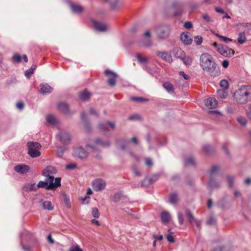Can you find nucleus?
<instances>
[{
  "mask_svg": "<svg viewBox=\"0 0 251 251\" xmlns=\"http://www.w3.org/2000/svg\"><path fill=\"white\" fill-rule=\"evenodd\" d=\"M58 109L61 112L66 114H69V108L67 104L61 102L58 104Z\"/></svg>",
  "mask_w": 251,
  "mask_h": 251,
  "instance_id": "22",
  "label": "nucleus"
},
{
  "mask_svg": "<svg viewBox=\"0 0 251 251\" xmlns=\"http://www.w3.org/2000/svg\"><path fill=\"white\" fill-rule=\"evenodd\" d=\"M14 170L20 174H24L28 172L29 167L26 165H18L14 167Z\"/></svg>",
  "mask_w": 251,
  "mask_h": 251,
  "instance_id": "19",
  "label": "nucleus"
},
{
  "mask_svg": "<svg viewBox=\"0 0 251 251\" xmlns=\"http://www.w3.org/2000/svg\"><path fill=\"white\" fill-rule=\"evenodd\" d=\"M200 66L203 70L213 77L220 75V69L217 66L212 56L207 53H202L200 57Z\"/></svg>",
  "mask_w": 251,
  "mask_h": 251,
  "instance_id": "1",
  "label": "nucleus"
},
{
  "mask_svg": "<svg viewBox=\"0 0 251 251\" xmlns=\"http://www.w3.org/2000/svg\"><path fill=\"white\" fill-rule=\"evenodd\" d=\"M184 26L187 29H190L193 27V25L191 22H186L184 23Z\"/></svg>",
  "mask_w": 251,
  "mask_h": 251,
  "instance_id": "58",
  "label": "nucleus"
},
{
  "mask_svg": "<svg viewBox=\"0 0 251 251\" xmlns=\"http://www.w3.org/2000/svg\"><path fill=\"white\" fill-rule=\"evenodd\" d=\"M105 74L107 75L110 74L111 75L108 77L107 82L110 86H113L115 85L116 78L117 75L115 73L109 70H106L105 71Z\"/></svg>",
  "mask_w": 251,
  "mask_h": 251,
  "instance_id": "16",
  "label": "nucleus"
},
{
  "mask_svg": "<svg viewBox=\"0 0 251 251\" xmlns=\"http://www.w3.org/2000/svg\"><path fill=\"white\" fill-rule=\"evenodd\" d=\"M47 240L50 244H52L54 243V240L52 238L51 234L48 235L47 237Z\"/></svg>",
  "mask_w": 251,
  "mask_h": 251,
  "instance_id": "64",
  "label": "nucleus"
},
{
  "mask_svg": "<svg viewBox=\"0 0 251 251\" xmlns=\"http://www.w3.org/2000/svg\"><path fill=\"white\" fill-rule=\"evenodd\" d=\"M219 168L217 166H213L209 171V174L210 176V179L209 182V187L211 188L218 187V185L217 184H215V181L212 179V177L213 176L216 174L218 171Z\"/></svg>",
  "mask_w": 251,
  "mask_h": 251,
  "instance_id": "13",
  "label": "nucleus"
},
{
  "mask_svg": "<svg viewBox=\"0 0 251 251\" xmlns=\"http://www.w3.org/2000/svg\"><path fill=\"white\" fill-rule=\"evenodd\" d=\"M169 233L166 235V238L168 242L170 243H174L175 242V239L174 237L172 235L173 232L171 231V229H169Z\"/></svg>",
  "mask_w": 251,
  "mask_h": 251,
  "instance_id": "41",
  "label": "nucleus"
},
{
  "mask_svg": "<svg viewBox=\"0 0 251 251\" xmlns=\"http://www.w3.org/2000/svg\"><path fill=\"white\" fill-rule=\"evenodd\" d=\"M144 39L141 42V44L145 47H150L152 45V41L150 39L151 33L149 31H146L144 35Z\"/></svg>",
  "mask_w": 251,
  "mask_h": 251,
  "instance_id": "12",
  "label": "nucleus"
},
{
  "mask_svg": "<svg viewBox=\"0 0 251 251\" xmlns=\"http://www.w3.org/2000/svg\"><path fill=\"white\" fill-rule=\"evenodd\" d=\"M185 217L188 220H193L194 219V217L192 213L188 210H186Z\"/></svg>",
  "mask_w": 251,
  "mask_h": 251,
  "instance_id": "49",
  "label": "nucleus"
},
{
  "mask_svg": "<svg viewBox=\"0 0 251 251\" xmlns=\"http://www.w3.org/2000/svg\"><path fill=\"white\" fill-rule=\"evenodd\" d=\"M76 167V165L75 164H69L66 166V168L68 170H72L75 169Z\"/></svg>",
  "mask_w": 251,
  "mask_h": 251,
  "instance_id": "60",
  "label": "nucleus"
},
{
  "mask_svg": "<svg viewBox=\"0 0 251 251\" xmlns=\"http://www.w3.org/2000/svg\"><path fill=\"white\" fill-rule=\"evenodd\" d=\"M175 55L176 57L180 58V60L185 55L183 50L180 48H176L174 50Z\"/></svg>",
  "mask_w": 251,
  "mask_h": 251,
  "instance_id": "26",
  "label": "nucleus"
},
{
  "mask_svg": "<svg viewBox=\"0 0 251 251\" xmlns=\"http://www.w3.org/2000/svg\"><path fill=\"white\" fill-rule=\"evenodd\" d=\"M161 220H170L171 215L168 212L163 211L161 214Z\"/></svg>",
  "mask_w": 251,
  "mask_h": 251,
  "instance_id": "42",
  "label": "nucleus"
},
{
  "mask_svg": "<svg viewBox=\"0 0 251 251\" xmlns=\"http://www.w3.org/2000/svg\"><path fill=\"white\" fill-rule=\"evenodd\" d=\"M92 214L95 218H98L99 217V213L97 208H93L92 209Z\"/></svg>",
  "mask_w": 251,
  "mask_h": 251,
  "instance_id": "53",
  "label": "nucleus"
},
{
  "mask_svg": "<svg viewBox=\"0 0 251 251\" xmlns=\"http://www.w3.org/2000/svg\"><path fill=\"white\" fill-rule=\"evenodd\" d=\"M180 40L185 45H189L193 41L191 34L188 32L182 33L180 35Z\"/></svg>",
  "mask_w": 251,
  "mask_h": 251,
  "instance_id": "14",
  "label": "nucleus"
},
{
  "mask_svg": "<svg viewBox=\"0 0 251 251\" xmlns=\"http://www.w3.org/2000/svg\"><path fill=\"white\" fill-rule=\"evenodd\" d=\"M209 113L210 114H212L213 115H216L217 117L218 118H220L221 117H222V114L218 111H216V110L209 111Z\"/></svg>",
  "mask_w": 251,
  "mask_h": 251,
  "instance_id": "56",
  "label": "nucleus"
},
{
  "mask_svg": "<svg viewBox=\"0 0 251 251\" xmlns=\"http://www.w3.org/2000/svg\"><path fill=\"white\" fill-rule=\"evenodd\" d=\"M46 120L49 123L52 125H54L56 123V119L55 117L52 115H48L47 116Z\"/></svg>",
  "mask_w": 251,
  "mask_h": 251,
  "instance_id": "34",
  "label": "nucleus"
},
{
  "mask_svg": "<svg viewBox=\"0 0 251 251\" xmlns=\"http://www.w3.org/2000/svg\"><path fill=\"white\" fill-rule=\"evenodd\" d=\"M95 28L100 31H105L108 29V26L106 24L99 22L94 20L92 21Z\"/></svg>",
  "mask_w": 251,
  "mask_h": 251,
  "instance_id": "15",
  "label": "nucleus"
},
{
  "mask_svg": "<svg viewBox=\"0 0 251 251\" xmlns=\"http://www.w3.org/2000/svg\"><path fill=\"white\" fill-rule=\"evenodd\" d=\"M217 94L222 99H225L227 96V93L225 89L218 90Z\"/></svg>",
  "mask_w": 251,
  "mask_h": 251,
  "instance_id": "39",
  "label": "nucleus"
},
{
  "mask_svg": "<svg viewBox=\"0 0 251 251\" xmlns=\"http://www.w3.org/2000/svg\"><path fill=\"white\" fill-rule=\"evenodd\" d=\"M43 207L44 209L52 210L53 209V206L51 202L49 201H46L42 203Z\"/></svg>",
  "mask_w": 251,
  "mask_h": 251,
  "instance_id": "30",
  "label": "nucleus"
},
{
  "mask_svg": "<svg viewBox=\"0 0 251 251\" xmlns=\"http://www.w3.org/2000/svg\"><path fill=\"white\" fill-rule=\"evenodd\" d=\"M91 94L87 90H84L79 95V99L83 101L87 100L89 99Z\"/></svg>",
  "mask_w": 251,
  "mask_h": 251,
  "instance_id": "24",
  "label": "nucleus"
},
{
  "mask_svg": "<svg viewBox=\"0 0 251 251\" xmlns=\"http://www.w3.org/2000/svg\"><path fill=\"white\" fill-rule=\"evenodd\" d=\"M202 41V38L201 37L197 36L194 38V42L198 45H201Z\"/></svg>",
  "mask_w": 251,
  "mask_h": 251,
  "instance_id": "51",
  "label": "nucleus"
},
{
  "mask_svg": "<svg viewBox=\"0 0 251 251\" xmlns=\"http://www.w3.org/2000/svg\"><path fill=\"white\" fill-rule=\"evenodd\" d=\"M52 90V88L48 84H41L40 92L43 94L50 93Z\"/></svg>",
  "mask_w": 251,
  "mask_h": 251,
  "instance_id": "23",
  "label": "nucleus"
},
{
  "mask_svg": "<svg viewBox=\"0 0 251 251\" xmlns=\"http://www.w3.org/2000/svg\"><path fill=\"white\" fill-rule=\"evenodd\" d=\"M61 178L56 177L54 182L53 178L50 177L46 179V181H40L37 185L38 188H45L46 190L54 189L61 185Z\"/></svg>",
  "mask_w": 251,
  "mask_h": 251,
  "instance_id": "4",
  "label": "nucleus"
},
{
  "mask_svg": "<svg viewBox=\"0 0 251 251\" xmlns=\"http://www.w3.org/2000/svg\"><path fill=\"white\" fill-rule=\"evenodd\" d=\"M171 7L174 10L175 16L179 15L182 12V3L180 0H175L172 3Z\"/></svg>",
  "mask_w": 251,
  "mask_h": 251,
  "instance_id": "8",
  "label": "nucleus"
},
{
  "mask_svg": "<svg viewBox=\"0 0 251 251\" xmlns=\"http://www.w3.org/2000/svg\"><path fill=\"white\" fill-rule=\"evenodd\" d=\"M206 225L209 226H216V221H206Z\"/></svg>",
  "mask_w": 251,
  "mask_h": 251,
  "instance_id": "54",
  "label": "nucleus"
},
{
  "mask_svg": "<svg viewBox=\"0 0 251 251\" xmlns=\"http://www.w3.org/2000/svg\"><path fill=\"white\" fill-rule=\"evenodd\" d=\"M203 151L206 154H210L213 151V148L209 145H205L203 147Z\"/></svg>",
  "mask_w": 251,
  "mask_h": 251,
  "instance_id": "33",
  "label": "nucleus"
},
{
  "mask_svg": "<svg viewBox=\"0 0 251 251\" xmlns=\"http://www.w3.org/2000/svg\"><path fill=\"white\" fill-rule=\"evenodd\" d=\"M191 225H196L198 228H200L201 221H189Z\"/></svg>",
  "mask_w": 251,
  "mask_h": 251,
  "instance_id": "55",
  "label": "nucleus"
},
{
  "mask_svg": "<svg viewBox=\"0 0 251 251\" xmlns=\"http://www.w3.org/2000/svg\"><path fill=\"white\" fill-rule=\"evenodd\" d=\"M71 7L73 11L75 13H79L83 10V7L78 4H71Z\"/></svg>",
  "mask_w": 251,
  "mask_h": 251,
  "instance_id": "25",
  "label": "nucleus"
},
{
  "mask_svg": "<svg viewBox=\"0 0 251 251\" xmlns=\"http://www.w3.org/2000/svg\"><path fill=\"white\" fill-rule=\"evenodd\" d=\"M213 46L216 49L217 51L223 56L231 57L234 54V51L227 46L219 44L216 42H214L213 44Z\"/></svg>",
  "mask_w": 251,
  "mask_h": 251,
  "instance_id": "5",
  "label": "nucleus"
},
{
  "mask_svg": "<svg viewBox=\"0 0 251 251\" xmlns=\"http://www.w3.org/2000/svg\"><path fill=\"white\" fill-rule=\"evenodd\" d=\"M58 137L61 142L65 144H68L71 140V137L69 134L64 131H60L58 135Z\"/></svg>",
  "mask_w": 251,
  "mask_h": 251,
  "instance_id": "17",
  "label": "nucleus"
},
{
  "mask_svg": "<svg viewBox=\"0 0 251 251\" xmlns=\"http://www.w3.org/2000/svg\"><path fill=\"white\" fill-rule=\"evenodd\" d=\"M195 159L194 158L190 156L186 158L185 160V164L186 165H192L195 164Z\"/></svg>",
  "mask_w": 251,
  "mask_h": 251,
  "instance_id": "36",
  "label": "nucleus"
},
{
  "mask_svg": "<svg viewBox=\"0 0 251 251\" xmlns=\"http://www.w3.org/2000/svg\"><path fill=\"white\" fill-rule=\"evenodd\" d=\"M183 63L185 65H190L192 62V59L189 56H186L185 55L181 59Z\"/></svg>",
  "mask_w": 251,
  "mask_h": 251,
  "instance_id": "31",
  "label": "nucleus"
},
{
  "mask_svg": "<svg viewBox=\"0 0 251 251\" xmlns=\"http://www.w3.org/2000/svg\"><path fill=\"white\" fill-rule=\"evenodd\" d=\"M93 189L97 191H101L105 187V182L101 179H95L92 182Z\"/></svg>",
  "mask_w": 251,
  "mask_h": 251,
  "instance_id": "11",
  "label": "nucleus"
},
{
  "mask_svg": "<svg viewBox=\"0 0 251 251\" xmlns=\"http://www.w3.org/2000/svg\"><path fill=\"white\" fill-rule=\"evenodd\" d=\"M217 37H218V38H219L222 41H223V42H227L228 41H232V39H230V38H227L226 36H222V35H220V34H218V33H214Z\"/></svg>",
  "mask_w": 251,
  "mask_h": 251,
  "instance_id": "43",
  "label": "nucleus"
},
{
  "mask_svg": "<svg viewBox=\"0 0 251 251\" xmlns=\"http://www.w3.org/2000/svg\"><path fill=\"white\" fill-rule=\"evenodd\" d=\"M132 100L138 102H142L144 101H146L147 100L145 99H144L143 98L141 97H133L131 98Z\"/></svg>",
  "mask_w": 251,
  "mask_h": 251,
  "instance_id": "57",
  "label": "nucleus"
},
{
  "mask_svg": "<svg viewBox=\"0 0 251 251\" xmlns=\"http://www.w3.org/2000/svg\"><path fill=\"white\" fill-rule=\"evenodd\" d=\"M217 100L214 98H209L205 101V104L209 108H215L217 105Z\"/></svg>",
  "mask_w": 251,
  "mask_h": 251,
  "instance_id": "20",
  "label": "nucleus"
},
{
  "mask_svg": "<svg viewBox=\"0 0 251 251\" xmlns=\"http://www.w3.org/2000/svg\"><path fill=\"white\" fill-rule=\"evenodd\" d=\"M136 57L137 58V60L140 63L144 64L147 62V58L144 56H143L141 54H137L136 55Z\"/></svg>",
  "mask_w": 251,
  "mask_h": 251,
  "instance_id": "38",
  "label": "nucleus"
},
{
  "mask_svg": "<svg viewBox=\"0 0 251 251\" xmlns=\"http://www.w3.org/2000/svg\"><path fill=\"white\" fill-rule=\"evenodd\" d=\"M25 189L28 191H35L37 189V186L35 183L27 184L25 185Z\"/></svg>",
  "mask_w": 251,
  "mask_h": 251,
  "instance_id": "32",
  "label": "nucleus"
},
{
  "mask_svg": "<svg viewBox=\"0 0 251 251\" xmlns=\"http://www.w3.org/2000/svg\"><path fill=\"white\" fill-rule=\"evenodd\" d=\"M179 74L180 75L182 76L184 79L186 80H188L189 79V76L188 75L186 74L183 71H180L179 72Z\"/></svg>",
  "mask_w": 251,
  "mask_h": 251,
  "instance_id": "59",
  "label": "nucleus"
},
{
  "mask_svg": "<svg viewBox=\"0 0 251 251\" xmlns=\"http://www.w3.org/2000/svg\"><path fill=\"white\" fill-rule=\"evenodd\" d=\"M215 11L217 13H221V14H224L225 13V11L221 8L215 7Z\"/></svg>",
  "mask_w": 251,
  "mask_h": 251,
  "instance_id": "63",
  "label": "nucleus"
},
{
  "mask_svg": "<svg viewBox=\"0 0 251 251\" xmlns=\"http://www.w3.org/2000/svg\"><path fill=\"white\" fill-rule=\"evenodd\" d=\"M73 153L75 156L79 158H85L88 155L87 152L81 147H77L75 148Z\"/></svg>",
  "mask_w": 251,
  "mask_h": 251,
  "instance_id": "10",
  "label": "nucleus"
},
{
  "mask_svg": "<svg viewBox=\"0 0 251 251\" xmlns=\"http://www.w3.org/2000/svg\"><path fill=\"white\" fill-rule=\"evenodd\" d=\"M69 251H83L77 245H73L70 249Z\"/></svg>",
  "mask_w": 251,
  "mask_h": 251,
  "instance_id": "50",
  "label": "nucleus"
},
{
  "mask_svg": "<svg viewBox=\"0 0 251 251\" xmlns=\"http://www.w3.org/2000/svg\"><path fill=\"white\" fill-rule=\"evenodd\" d=\"M202 17L203 20L207 23H210L213 22L212 18L206 13L203 14Z\"/></svg>",
  "mask_w": 251,
  "mask_h": 251,
  "instance_id": "44",
  "label": "nucleus"
},
{
  "mask_svg": "<svg viewBox=\"0 0 251 251\" xmlns=\"http://www.w3.org/2000/svg\"><path fill=\"white\" fill-rule=\"evenodd\" d=\"M164 88L169 93H173L174 89L173 85L169 82H165L163 84Z\"/></svg>",
  "mask_w": 251,
  "mask_h": 251,
  "instance_id": "27",
  "label": "nucleus"
},
{
  "mask_svg": "<svg viewBox=\"0 0 251 251\" xmlns=\"http://www.w3.org/2000/svg\"><path fill=\"white\" fill-rule=\"evenodd\" d=\"M117 143L121 144L122 150H125L129 145L130 142L124 139H119L117 141Z\"/></svg>",
  "mask_w": 251,
  "mask_h": 251,
  "instance_id": "29",
  "label": "nucleus"
},
{
  "mask_svg": "<svg viewBox=\"0 0 251 251\" xmlns=\"http://www.w3.org/2000/svg\"><path fill=\"white\" fill-rule=\"evenodd\" d=\"M217 204L218 206L221 209H225L226 208V201L224 199L220 200L217 202Z\"/></svg>",
  "mask_w": 251,
  "mask_h": 251,
  "instance_id": "37",
  "label": "nucleus"
},
{
  "mask_svg": "<svg viewBox=\"0 0 251 251\" xmlns=\"http://www.w3.org/2000/svg\"><path fill=\"white\" fill-rule=\"evenodd\" d=\"M109 146L110 142L108 140H103L100 138H97L93 143L86 144L87 147L92 149L93 151V156L97 159L101 158V156L97 153V151L100 150L99 148L100 147H108Z\"/></svg>",
  "mask_w": 251,
  "mask_h": 251,
  "instance_id": "3",
  "label": "nucleus"
},
{
  "mask_svg": "<svg viewBox=\"0 0 251 251\" xmlns=\"http://www.w3.org/2000/svg\"><path fill=\"white\" fill-rule=\"evenodd\" d=\"M251 93V87L249 86H242L236 91L234 94L235 101L240 104L247 102L248 97Z\"/></svg>",
  "mask_w": 251,
  "mask_h": 251,
  "instance_id": "2",
  "label": "nucleus"
},
{
  "mask_svg": "<svg viewBox=\"0 0 251 251\" xmlns=\"http://www.w3.org/2000/svg\"><path fill=\"white\" fill-rule=\"evenodd\" d=\"M145 164L147 166L151 167L152 166V160L150 158H147L145 160Z\"/></svg>",
  "mask_w": 251,
  "mask_h": 251,
  "instance_id": "61",
  "label": "nucleus"
},
{
  "mask_svg": "<svg viewBox=\"0 0 251 251\" xmlns=\"http://www.w3.org/2000/svg\"><path fill=\"white\" fill-rule=\"evenodd\" d=\"M226 178L228 182L229 187L232 188L233 187V177L231 176H227Z\"/></svg>",
  "mask_w": 251,
  "mask_h": 251,
  "instance_id": "47",
  "label": "nucleus"
},
{
  "mask_svg": "<svg viewBox=\"0 0 251 251\" xmlns=\"http://www.w3.org/2000/svg\"><path fill=\"white\" fill-rule=\"evenodd\" d=\"M170 29L169 26L163 25L159 26L157 29V33L159 38L165 39L170 34Z\"/></svg>",
  "mask_w": 251,
  "mask_h": 251,
  "instance_id": "7",
  "label": "nucleus"
},
{
  "mask_svg": "<svg viewBox=\"0 0 251 251\" xmlns=\"http://www.w3.org/2000/svg\"><path fill=\"white\" fill-rule=\"evenodd\" d=\"M107 126H109L110 129L113 130L115 128V125L114 123L110 122L100 123L99 125L100 129L102 132H105L106 131Z\"/></svg>",
  "mask_w": 251,
  "mask_h": 251,
  "instance_id": "18",
  "label": "nucleus"
},
{
  "mask_svg": "<svg viewBox=\"0 0 251 251\" xmlns=\"http://www.w3.org/2000/svg\"><path fill=\"white\" fill-rule=\"evenodd\" d=\"M220 86L223 89L226 90L228 88L229 84L228 81L226 79H223L220 83Z\"/></svg>",
  "mask_w": 251,
  "mask_h": 251,
  "instance_id": "35",
  "label": "nucleus"
},
{
  "mask_svg": "<svg viewBox=\"0 0 251 251\" xmlns=\"http://www.w3.org/2000/svg\"><path fill=\"white\" fill-rule=\"evenodd\" d=\"M17 107L18 109L20 110H22L24 108V105L23 102H19L17 103Z\"/></svg>",
  "mask_w": 251,
  "mask_h": 251,
  "instance_id": "62",
  "label": "nucleus"
},
{
  "mask_svg": "<svg viewBox=\"0 0 251 251\" xmlns=\"http://www.w3.org/2000/svg\"><path fill=\"white\" fill-rule=\"evenodd\" d=\"M28 147V154L33 158L39 156L41 153L39 151L41 148V145L36 142H30L27 143Z\"/></svg>",
  "mask_w": 251,
  "mask_h": 251,
  "instance_id": "6",
  "label": "nucleus"
},
{
  "mask_svg": "<svg viewBox=\"0 0 251 251\" xmlns=\"http://www.w3.org/2000/svg\"><path fill=\"white\" fill-rule=\"evenodd\" d=\"M56 169L54 167L48 166L43 171L42 175L46 177V178H49L50 177H52L53 181L54 177L52 175L56 174Z\"/></svg>",
  "mask_w": 251,
  "mask_h": 251,
  "instance_id": "9",
  "label": "nucleus"
},
{
  "mask_svg": "<svg viewBox=\"0 0 251 251\" xmlns=\"http://www.w3.org/2000/svg\"><path fill=\"white\" fill-rule=\"evenodd\" d=\"M237 40L240 44H243L247 41V38L244 32H241L239 33Z\"/></svg>",
  "mask_w": 251,
  "mask_h": 251,
  "instance_id": "28",
  "label": "nucleus"
},
{
  "mask_svg": "<svg viewBox=\"0 0 251 251\" xmlns=\"http://www.w3.org/2000/svg\"><path fill=\"white\" fill-rule=\"evenodd\" d=\"M35 69V68H32L31 67L30 69L26 70L25 72V75L27 78H29L31 76V75L33 73V70Z\"/></svg>",
  "mask_w": 251,
  "mask_h": 251,
  "instance_id": "48",
  "label": "nucleus"
},
{
  "mask_svg": "<svg viewBox=\"0 0 251 251\" xmlns=\"http://www.w3.org/2000/svg\"><path fill=\"white\" fill-rule=\"evenodd\" d=\"M12 60L14 62L19 63L22 60L21 57L19 54H14L13 56Z\"/></svg>",
  "mask_w": 251,
  "mask_h": 251,
  "instance_id": "46",
  "label": "nucleus"
},
{
  "mask_svg": "<svg viewBox=\"0 0 251 251\" xmlns=\"http://www.w3.org/2000/svg\"><path fill=\"white\" fill-rule=\"evenodd\" d=\"M238 122L242 126H245L247 124V120L245 117L239 116L237 118Z\"/></svg>",
  "mask_w": 251,
  "mask_h": 251,
  "instance_id": "45",
  "label": "nucleus"
},
{
  "mask_svg": "<svg viewBox=\"0 0 251 251\" xmlns=\"http://www.w3.org/2000/svg\"><path fill=\"white\" fill-rule=\"evenodd\" d=\"M65 150V148L64 147H58L57 149V153L58 155L61 156Z\"/></svg>",
  "mask_w": 251,
  "mask_h": 251,
  "instance_id": "52",
  "label": "nucleus"
},
{
  "mask_svg": "<svg viewBox=\"0 0 251 251\" xmlns=\"http://www.w3.org/2000/svg\"><path fill=\"white\" fill-rule=\"evenodd\" d=\"M177 200H178L177 195L176 193H173L170 195L169 200L171 203H174L176 202L177 201Z\"/></svg>",
  "mask_w": 251,
  "mask_h": 251,
  "instance_id": "40",
  "label": "nucleus"
},
{
  "mask_svg": "<svg viewBox=\"0 0 251 251\" xmlns=\"http://www.w3.org/2000/svg\"><path fill=\"white\" fill-rule=\"evenodd\" d=\"M157 55L165 61L171 62L173 61L172 56L166 52H157Z\"/></svg>",
  "mask_w": 251,
  "mask_h": 251,
  "instance_id": "21",
  "label": "nucleus"
}]
</instances>
